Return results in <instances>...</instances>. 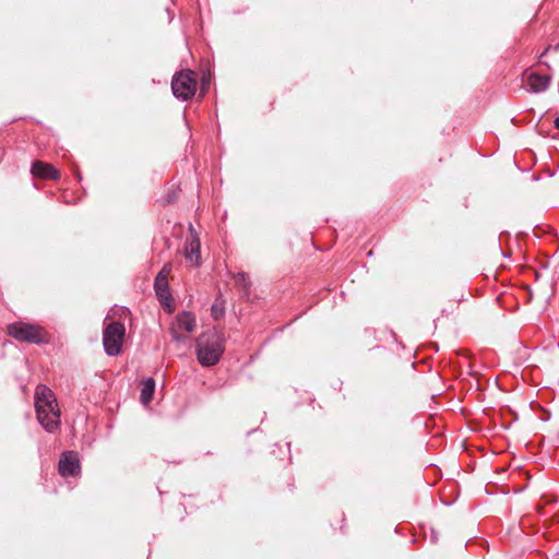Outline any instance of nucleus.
I'll return each instance as SVG.
<instances>
[{
	"mask_svg": "<svg viewBox=\"0 0 559 559\" xmlns=\"http://www.w3.org/2000/svg\"><path fill=\"white\" fill-rule=\"evenodd\" d=\"M171 91L174 96L181 100H188L193 97L197 92L194 72L185 70L176 73L171 81Z\"/></svg>",
	"mask_w": 559,
	"mask_h": 559,
	"instance_id": "obj_5",
	"label": "nucleus"
},
{
	"mask_svg": "<svg viewBox=\"0 0 559 559\" xmlns=\"http://www.w3.org/2000/svg\"><path fill=\"white\" fill-rule=\"evenodd\" d=\"M182 253L191 266L198 267L201 264V241L198 233L190 224V235L187 237Z\"/></svg>",
	"mask_w": 559,
	"mask_h": 559,
	"instance_id": "obj_7",
	"label": "nucleus"
},
{
	"mask_svg": "<svg viewBox=\"0 0 559 559\" xmlns=\"http://www.w3.org/2000/svg\"><path fill=\"white\" fill-rule=\"evenodd\" d=\"M59 473L63 477H75L80 474V460L75 452L66 451L61 454L58 466Z\"/></svg>",
	"mask_w": 559,
	"mask_h": 559,
	"instance_id": "obj_8",
	"label": "nucleus"
},
{
	"mask_svg": "<svg viewBox=\"0 0 559 559\" xmlns=\"http://www.w3.org/2000/svg\"><path fill=\"white\" fill-rule=\"evenodd\" d=\"M155 391V380L153 378H146L142 382V389H141V402L144 405H148L153 399V394Z\"/></svg>",
	"mask_w": 559,
	"mask_h": 559,
	"instance_id": "obj_12",
	"label": "nucleus"
},
{
	"mask_svg": "<svg viewBox=\"0 0 559 559\" xmlns=\"http://www.w3.org/2000/svg\"><path fill=\"white\" fill-rule=\"evenodd\" d=\"M170 271H171V265L170 264H165L160 272H163L164 274L167 275Z\"/></svg>",
	"mask_w": 559,
	"mask_h": 559,
	"instance_id": "obj_15",
	"label": "nucleus"
},
{
	"mask_svg": "<svg viewBox=\"0 0 559 559\" xmlns=\"http://www.w3.org/2000/svg\"><path fill=\"white\" fill-rule=\"evenodd\" d=\"M555 50H559V43L555 46Z\"/></svg>",
	"mask_w": 559,
	"mask_h": 559,
	"instance_id": "obj_18",
	"label": "nucleus"
},
{
	"mask_svg": "<svg viewBox=\"0 0 559 559\" xmlns=\"http://www.w3.org/2000/svg\"><path fill=\"white\" fill-rule=\"evenodd\" d=\"M195 325V317L191 312L179 313L170 328L171 338L175 342H185L188 335L194 331Z\"/></svg>",
	"mask_w": 559,
	"mask_h": 559,
	"instance_id": "obj_6",
	"label": "nucleus"
},
{
	"mask_svg": "<svg viewBox=\"0 0 559 559\" xmlns=\"http://www.w3.org/2000/svg\"><path fill=\"white\" fill-rule=\"evenodd\" d=\"M35 408L38 423L48 432L56 431L61 423V414L53 392L46 385L35 391Z\"/></svg>",
	"mask_w": 559,
	"mask_h": 559,
	"instance_id": "obj_1",
	"label": "nucleus"
},
{
	"mask_svg": "<svg viewBox=\"0 0 559 559\" xmlns=\"http://www.w3.org/2000/svg\"><path fill=\"white\" fill-rule=\"evenodd\" d=\"M8 334L19 342L29 344L48 343L49 337L45 329L37 324L14 322L8 325Z\"/></svg>",
	"mask_w": 559,
	"mask_h": 559,
	"instance_id": "obj_3",
	"label": "nucleus"
},
{
	"mask_svg": "<svg viewBox=\"0 0 559 559\" xmlns=\"http://www.w3.org/2000/svg\"><path fill=\"white\" fill-rule=\"evenodd\" d=\"M117 312V314L122 318V317H127L129 314V310L128 308L126 307H120L118 308L117 310H115Z\"/></svg>",
	"mask_w": 559,
	"mask_h": 559,
	"instance_id": "obj_14",
	"label": "nucleus"
},
{
	"mask_svg": "<svg viewBox=\"0 0 559 559\" xmlns=\"http://www.w3.org/2000/svg\"><path fill=\"white\" fill-rule=\"evenodd\" d=\"M126 328L122 322H110L103 331L104 349L109 356H118L121 353Z\"/></svg>",
	"mask_w": 559,
	"mask_h": 559,
	"instance_id": "obj_4",
	"label": "nucleus"
},
{
	"mask_svg": "<svg viewBox=\"0 0 559 559\" xmlns=\"http://www.w3.org/2000/svg\"><path fill=\"white\" fill-rule=\"evenodd\" d=\"M555 127L559 129V116L555 119Z\"/></svg>",
	"mask_w": 559,
	"mask_h": 559,
	"instance_id": "obj_16",
	"label": "nucleus"
},
{
	"mask_svg": "<svg viewBox=\"0 0 559 559\" xmlns=\"http://www.w3.org/2000/svg\"><path fill=\"white\" fill-rule=\"evenodd\" d=\"M31 173L35 177L41 179H58L59 171L50 164L37 160L34 162L31 168Z\"/></svg>",
	"mask_w": 559,
	"mask_h": 559,
	"instance_id": "obj_9",
	"label": "nucleus"
},
{
	"mask_svg": "<svg viewBox=\"0 0 559 559\" xmlns=\"http://www.w3.org/2000/svg\"><path fill=\"white\" fill-rule=\"evenodd\" d=\"M224 352L225 336L216 329L206 330L195 341L197 359L203 367L217 365Z\"/></svg>",
	"mask_w": 559,
	"mask_h": 559,
	"instance_id": "obj_2",
	"label": "nucleus"
},
{
	"mask_svg": "<svg viewBox=\"0 0 559 559\" xmlns=\"http://www.w3.org/2000/svg\"><path fill=\"white\" fill-rule=\"evenodd\" d=\"M235 283H236L237 286H239V287H241V288H243L246 290L250 286V281L248 278L247 274L243 273V272H239V273H237L235 275Z\"/></svg>",
	"mask_w": 559,
	"mask_h": 559,
	"instance_id": "obj_13",
	"label": "nucleus"
},
{
	"mask_svg": "<svg viewBox=\"0 0 559 559\" xmlns=\"http://www.w3.org/2000/svg\"><path fill=\"white\" fill-rule=\"evenodd\" d=\"M526 83L530 87V91L533 93H540L548 88L550 83L549 75H540L536 72H531L527 75Z\"/></svg>",
	"mask_w": 559,
	"mask_h": 559,
	"instance_id": "obj_10",
	"label": "nucleus"
},
{
	"mask_svg": "<svg viewBox=\"0 0 559 559\" xmlns=\"http://www.w3.org/2000/svg\"><path fill=\"white\" fill-rule=\"evenodd\" d=\"M549 47L545 49V51H543L542 56L543 57L544 55H546V52L548 51Z\"/></svg>",
	"mask_w": 559,
	"mask_h": 559,
	"instance_id": "obj_17",
	"label": "nucleus"
},
{
	"mask_svg": "<svg viewBox=\"0 0 559 559\" xmlns=\"http://www.w3.org/2000/svg\"><path fill=\"white\" fill-rule=\"evenodd\" d=\"M154 288L159 301L163 304L164 300L170 299V293L168 288V278L166 274L159 272L155 277Z\"/></svg>",
	"mask_w": 559,
	"mask_h": 559,
	"instance_id": "obj_11",
	"label": "nucleus"
}]
</instances>
